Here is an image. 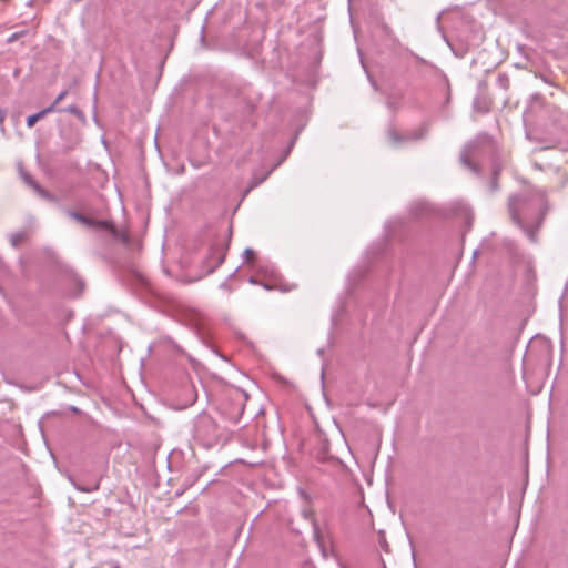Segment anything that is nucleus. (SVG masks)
<instances>
[{
	"label": "nucleus",
	"instance_id": "f257e3e1",
	"mask_svg": "<svg viewBox=\"0 0 568 568\" xmlns=\"http://www.w3.org/2000/svg\"><path fill=\"white\" fill-rule=\"evenodd\" d=\"M508 211L513 222L531 243L538 242V231L548 211V202L542 190L526 189L508 200Z\"/></svg>",
	"mask_w": 568,
	"mask_h": 568
},
{
	"label": "nucleus",
	"instance_id": "f03ea898",
	"mask_svg": "<svg viewBox=\"0 0 568 568\" xmlns=\"http://www.w3.org/2000/svg\"><path fill=\"white\" fill-rule=\"evenodd\" d=\"M495 142L488 135H480L475 141L465 145L462 154V163L475 173L479 172V165L485 153L495 152Z\"/></svg>",
	"mask_w": 568,
	"mask_h": 568
},
{
	"label": "nucleus",
	"instance_id": "7ed1b4c3",
	"mask_svg": "<svg viewBox=\"0 0 568 568\" xmlns=\"http://www.w3.org/2000/svg\"><path fill=\"white\" fill-rule=\"evenodd\" d=\"M248 395L240 389L232 388L220 405L221 414L233 424H237L244 413Z\"/></svg>",
	"mask_w": 568,
	"mask_h": 568
},
{
	"label": "nucleus",
	"instance_id": "20e7f679",
	"mask_svg": "<svg viewBox=\"0 0 568 568\" xmlns=\"http://www.w3.org/2000/svg\"><path fill=\"white\" fill-rule=\"evenodd\" d=\"M194 437L205 447L217 443L220 432L215 420L206 413H201L194 419Z\"/></svg>",
	"mask_w": 568,
	"mask_h": 568
},
{
	"label": "nucleus",
	"instance_id": "39448f33",
	"mask_svg": "<svg viewBox=\"0 0 568 568\" xmlns=\"http://www.w3.org/2000/svg\"><path fill=\"white\" fill-rule=\"evenodd\" d=\"M226 248L227 247L221 242L213 243L210 246L207 256L204 261L207 273L214 272L224 262Z\"/></svg>",
	"mask_w": 568,
	"mask_h": 568
},
{
	"label": "nucleus",
	"instance_id": "423d86ee",
	"mask_svg": "<svg viewBox=\"0 0 568 568\" xmlns=\"http://www.w3.org/2000/svg\"><path fill=\"white\" fill-rule=\"evenodd\" d=\"M409 212L413 217L423 219L432 216L434 214V209L428 202L417 200L410 204Z\"/></svg>",
	"mask_w": 568,
	"mask_h": 568
},
{
	"label": "nucleus",
	"instance_id": "0eeeda50",
	"mask_svg": "<svg viewBox=\"0 0 568 568\" xmlns=\"http://www.w3.org/2000/svg\"><path fill=\"white\" fill-rule=\"evenodd\" d=\"M21 175H22L24 183L29 187H31L34 192H37V194L39 196H41L42 199L49 200V201L55 200V197L52 194H50L48 191H45L29 173L23 172Z\"/></svg>",
	"mask_w": 568,
	"mask_h": 568
},
{
	"label": "nucleus",
	"instance_id": "6e6552de",
	"mask_svg": "<svg viewBox=\"0 0 568 568\" xmlns=\"http://www.w3.org/2000/svg\"><path fill=\"white\" fill-rule=\"evenodd\" d=\"M67 213H68V215H69L71 219H73V220H75V221L80 222L81 224H83V225H85V226H89V227H97V226H101V225H103V223L98 222V221H94V220H92V219H90V217H88V216H85V215H83V214H81V213H79V212H75V211H68Z\"/></svg>",
	"mask_w": 568,
	"mask_h": 568
},
{
	"label": "nucleus",
	"instance_id": "1a4fd4ad",
	"mask_svg": "<svg viewBox=\"0 0 568 568\" xmlns=\"http://www.w3.org/2000/svg\"><path fill=\"white\" fill-rule=\"evenodd\" d=\"M29 236L27 230H21L10 234V243L13 247H19Z\"/></svg>",
	"mask_w": 568,
	"mask_h": 568
},
{
	"label": "nucleus",
	"instance_id": "9d476101",
	"mask_svg": "<svg viewBox=\"0 0 568 568\" xmlns=\"http://www.w3.org/2000/svg\"><path fill=\"white\" fill-rule=\"evenodd\" d=\"M53 110L54 109H41V111H39L38 113L29 115L27 118V125L29 128H32L37 121L43 119L50 111H53Z\"/></svg>",
	"mask_w": 568,
	"mask_h": 568
},
{
	"label": "nucleus",
	"instance_id": "9b49d317",
	"mask_svg": "<svg viewBox=\"0 0 568 568\" xmlns=\"http://www.w3.org/2000/svg\"><path fill=\"white\" fill-rule=\"evenodd\" d=\"M497 84L500 89L507 90L509 88V78L505 73H499L497 77Z\"/></svg>",
	"mask_w": 568,
	"mask_h": 568
},
{
	"label": "nucleus",
	"instance_id": "f8f14e48",
	"mask_svg": "<svg viewBox=\"0 0 568 568\" xmlns=\"http://www.w3.org/2000/svg\"><path fill=\"white\" fill-rule=\"evenodd\" d=\"M243 255H244V260L246 262H250L254 258L255 252L252 248L247 247L244 250Z\"/></svg>",
	"mask_w": 568,
	"mask_h": 568
},
{
	"label": "nucleus",
	"instance_id": "ddd939ff",
	"mask_svg": "<svg viewBox=\"0 0 568 568\" xmlns=\"http://www.w3.org/2000/svg\"><path fill=\"white\" fill-rule=\"evenodd\" d=\"M65 94H67V91H62L61 93H59L50 106H55L57 104H59L63 100Z\"/></svg>",
	"mask_w": 568,
	"mask_h": 568
},
{
	"label": "nucleus",
	"instance_id": "4468645a",
	"mask_svg": "<svg viewBox=\"0 0 568 568\" xmlns=\"http://www.w3.org/2000/svg\"><path fill=\"white\" fill-rule=\"evenodd\" d=\"M388 134H389L390 139H392L394 142H398V141H400V138L397 135V133H396L395 131L390 130V131L388 132Z\"/></svg>",
	"mask_w": 568,
	"mask_h": 568
},
{
	"label": "nucleus",
	"instance_id": "2eb2a0df",
	"mask_svg": "<svg viewBox=\"0 0 568 568\" xmlns=\"http://www.w3.org/2000/svg\"><path fill=\"white\" fill-rule=\"evenodd\" d=\"M68 110L71 111L73 114H75L79 118L82 116V110L81 109L72 108V109H68Z\"/></svg>",
	"mask_w": 568,
	"mask_h": 568
},
{
	"label": "nucleus",
	"instance_id": "dca6fc26",
	"mask_svg": "<svg viewBox=\"0 0 568 568\" xmlns=\"http://www.w3.org/2000/svg\"><path fill=\"white\" fill-rule=\"evenodd\" d=\"M18 38H19V33H17V32H16V33L11 34V36L8 38V43H11V42H13V41L18 40Z\"/></svg>",
	"mask_w": 568,
	"mask_h": 568
},
{
	"label": "nucleus",
	"instance_id": "f3484780",
	"mask_svg": "<svg viewBox=\"0 0 568 568\" xmlns=\"http://www.w3.org/2000/svg\"><path fill=\"white\" fill-rule=\"evenodd\" d=\"M4 118H6V112L3 109H0V123L3 122Z\"/></svg>",
	"mask_w": 568,
	"mask_h": 568
},
{
	"label": "nucleus",
	"instance_id": "a211bd4d",
	"mask_svg": "<svg viewBox=\"0 0 568 568\" xmlns=\"http://www.w3.org/2000/svg\"><path fill=\"white\" fill-rule=\"evenodd\" d=\"M20 72H21L20 68H16V69L13 70V77H14V78H18V77H19V74H20Z\"/></svg>",
	"mask_w": 568,
	"mask_h": 568
},
{
	"label": "nucleus",
	"instance_id": "6ab92c4d",
	"mask_svg": "<svg viewBox=\"0 0 568 568\" xmlns=\"http://www.w3.org/2000/svg\"><path fill=\"white\" fill-rule=\"evenodd\" d=\"M491 187L494 191L498 189L497 182L495 180L491 182Z\"/></svg>",
	"mask_w": 568,
	"mask_h": 568
},
{
	"label": "nucleus",
	"instance_id": "aec40b11",
	"mask_svg": "<svg viewBox=\"0 0 568 568\" xmlns=\"http://www.w3.org/2000/svg\"><path fill=\"white\" fill-rule=\"evenodd\" d=\"M250 283H252V284H256V283H257V281L255 280V277H253V276H252V277H250Z\"/></svg>",
	"mask_w": 568,
	"mask_h": 568
},
{
	"label": "nucleus",
	"instance_id": "412c9836",
	"mask_svg": "<svg viewBox=\"0 0 568 568\" xmlns=\"http://www.w3.org/2000/svg\"><path fill=\"white\" fill-rule=\"evenodd\" d=\"M78 489L82 490V491H89V489H85V488H80L78 487Z\"/></svg>",
	"mask_w": 568,
	"mask_h": 568
},
{
	"label": "nucleus",
	"instance_id": "4be33fe9",
	"mask_svg": "<svg viewBox=\"0 0 568 568\" xmlns=\"http://www.w3.org/2000/svg\"><path fill=\"white\" fill-rule=\"evenodd\" d=\"M444 87L448 90L449 85L447 83H444Z\"/></svg>",
	"mask_w": 568,
	"mask_h": 568
},
{
	"label": "nucleus",
	"instance_id": "5701e85b",
	"mask_svg": "<svg viewBox=\"0 0 568 568\" xmlns=\"http://www.w3.org/2000/svg\"><path fill=\"white\" fill-rule=\"evenodd\" d=\"M528 116V112H525L524 113V119H526Z\"/></svg>",
	"mask_w": 568,
	"mask_h": 568
}]
</instances>
